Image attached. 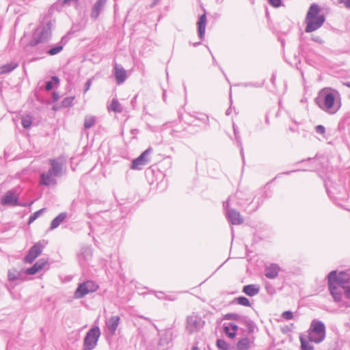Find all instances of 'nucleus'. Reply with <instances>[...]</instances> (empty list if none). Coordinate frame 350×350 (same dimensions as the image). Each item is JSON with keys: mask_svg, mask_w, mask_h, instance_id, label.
Returning a JSON list of instances; mask_svg holds the SVG:
<instances>
[{"mask_svg": "<svg viewBox=\"0 0 350 350\" xmlns=\"http://www.w3.org/2000/svg\"><path fill=\"white\" fill-rule=\"evenodd\" d=\"M55 21L49 16H44L40 25L33 32L29 45L30 46H36L40 44L48 42L51 38L52 27Z\"/></svg>", "mask_w": 350, "mask_h": 350, "instance_id": "1", "label": "nucleus"}, {"mask_svg": "<svg viewBox=\"0 0 350 350\" xmlns=\"http://www.w3.org/2000/svg\"><path fill=\"white\" fill-rule=\"evenodd\" d=\"M320 9L318 5L312 4L306 14L304 23L306 26L305 31L311 33L319 29L325 23V17L323 14H319Z\"/></svg>", "mask_w": 350, "mask_h": 350, "instance_id": "2", "label": "nucleus"}, {"mask_svg": "<svg viewBox=\"0 0 350 350\" xmlns=\"http://www.w3.org/2000/svg\"><path fill=\"white\" fill-rule=\"evenodd\" d=\"M335 96L332 92L326 90L320 92L319 96L315 99L317 105L322 110L329 114L336 113L340 109V105L335 103Z\"/></svg>", "mask_w": 350, "mask_h": 350, "instance_id": "3", "label": "nucleus"}, {"mask_svg": "<svg viewBox=\"0 0 350 350\" xmlns=\"http://www.w3.org/2000/svg\"><path fill=\"white\" fill-rule=\"evenodd\" d=\"M302 334L313 343L319 344L325 338L326 327L323 321L314 319L311 321L310 327L306 334Z\"/></svg>", "mask_w": 350, "mask_h": 350, "instance_id": "4", "label": "nucleus"}, {"mask_svg": "<svg viewBox=\"0 0 350 350\" xmlns=\"http://www.w3.org/2000/svg\"><path fill=\"white\" fill-rule=\"evenodd\" d=\"M100 336L98 326L92 327L86 334L83 340V350H92L97 345Z\"/></svg>", "mask_w": 350, "mask_h": 350, "instance_id": "5", "label": "nucleus"}, {"mask_svg": "<svg viewBox=\"0 0 350 350\" xmlns=\"http://www.w3.org/2000/svg\"><path fill=\"white\" fill-rule=\"evenodd\" d=\"M226 201H229V203L234 204L241 208L244 207L245 210H247L245 205H249L253 202L251 195L243 191H237L234 196H231Z\"/></svg>", "mask_w": 350, "mask_h": 350, "instance_id": "6", "label": "nucleus"}, {"mask_svg": "<svg viewBox=\"0 0 350 350\" xmlns=\"http://www.w3.org/2000/svg\"><path fill=\"white\" fill-rule=\"evenodd\" d=\"M224 208L225 210L226 217L228 222L232 225H241L243 223L244 219L240 213L230 207L229 201L224 202Z\"/></svg>", "mask_w": 350, "mask_h": 350, "instance_id": "7", "label": "nucleus"}, {"mask_svg": "<svg viewBox=\"0 0 350 350\" xmlns=\"http://www.w3.org/2000/svg\"><path fill=\"white\" fill-rule=\"evenodd\" d=\"M98 288V285L95 282L87 280L79 284L75 292V297L77 299L83 298L88 293L96 291Z\"/></svg>", "mask_w": 350, "mask_h": 350, "instance_id": "8", "label": "nucleus"}, {"mask_svg": "<svg viewBox=\"0 0 350 350\" xmlns=\"http://www.w3.org/2000/svg\"><path fill=\"white\" fill-rule=\"evenodd\" d=\"M204 325V321L196 314H191L187 319L186 329L190 333L198 332Z\"/></svg>", "mask_w": 350, "mask_h": 350, "instance_id": "9", "label": "nucleus"}, {"mask_svg": "<svg viewBox=\"0 0 350 350\" xmlns=\"http://www.w3.org/2000/svg\"><path fill=\"white\" fill-rule=\"evenodd\" d=\"M42 249L43 245L40 242L35 243L25 256L24 261L26 263H31L42 253Z\"/></svg>", "mask_w": 350, "mask_h": 350, "instance_id": "10", "label": "nucleus"}, {"mask_svg": "<svg viewBox=\"0 0 350 350\" xmlns=\"http://www.w3.org/2000/svg\"><path fill=\"white\" fill-rule=\"evenodd\" d=\"M107 0H96L93 4L90 16L92 20L96 21L100 14L104 11Z\"/></svg>", "mask_w": 350, "mask_h": 350, "instance_id": "11", "label": "nucleus"}, {"mask_svg": "<svg viewBox=\"0 0 350 350\" xmlns=\"http://www.w3.org/2000/svg\"><path fill=\"white\" fill-rule=\"evenodd\" d=\"M50 164V168L48 171H51V174H53L57 177L62 176L63 171V163L60 159H51L49 160Z\"/></svg>", "mask_w": 350, "mask_h": 350, "instance_id": "12", "label": "nucleus"}, {"mask_svg": "<svg viewBox=\"0 0 350 350\" xmlns=\"http://www.w3.org/2000/svg\"><path fill=\"white\" fill-rule=\"evenodd\" d=\"M57 176L51 173V171L42 172L40 176L39 183L41 185L51 186L57 184Z\"/></svg>", "mask_w": 350, "mask_h": 350, "instance_id": "13", "label": "nucleus"}, {"mask_svg": "<svg viewBox=\"0 0 350 350\" xmlns=\"http://www.w3.org/2000/svg\"><path fill=\"white\" fill-rule=\"evenodd\" d=\"M113 75L118 84L123 83L126 79V72L122 65L114 63Z\"/></svg>", "mask_w": 350, "mask_h": 350, "instance_id": "14", "label": "nucleus"}, {"mask_svg": "<svg viewBox=\"0 0 350 350\" xmlns=\"http://www.w3.org/2000/svg\"><path fill=\"white\" fill-rule=\"evenodd\" d=\"M120 317L118 315L112 316L106 321V326L110 334L113 335L120 324Z\"/></svg>", "mask_w": 350, "mask_h": 350, "instance_id": "15", "label": "nucleus"}, {"mask_svg": "<svg viewBox=\"0 0 350 350\" xmlns=\"http://www.w3.org/2000/svg\"><path fill=\"white\" fill-rule=\"evenodd\" d=\"M46 264V260L40 258L31 267L27 269L25 273L28 275H34L44 269Z\"/></svg>", "mask_w": 350, "mask_h": 350, "instance_id": "16", "label": "nucleus"}, {"mask_svg": "<svg viewBox=\"0 0 350 350\" xmlns=\"http://www.w3.org/2000/svg\"><path fill=\"white\" fill-rule=\"evenodd\" d=\"M280 267L275 263L267 266L265 269V275L269 279H275L278 277Z\"/></svg>", "mask_w": 350, "mask_h": 350, "instance_id": "17", "label": "nucleus"}, {"mask_svg": "<svg viewBox=\"0 0 350 350\" xmlns=\"http://www.w3.org/2000/svg\"><path fill=\"white\" fill-rule=\"evenodd\" d=\"M18 197L13 191H8L1 199V204L15 206L17 204Z\"/></svg>", "mask_w": 350, "mask_h": 350, "instance_id": "18", "label": "nucleus"}, {"mask_svg": "<svg viewBox=\"0 0 350 350\" xmlns=\"http://www.w3.org/2000/svg\"><path fill=\"white\" fill-rule=\"evenodd\" d=\"M255 337L251 336L250 338L245 337L239 340L237 344V350H247L254 342Z\"/></svg>", "mask_w": 350, "mask_h": 350, "instance_id": "19", "label": "nucleus"}, {"mask_svg": "<svg viewBox=\"0 0 350 350\" xmlns=\"http://www.w3.org/2000/svg\"><path fill=\"white\" fill-rule=\"evenodd\" d=\"M198 33L200 39H203L205 33L206 25V16L205 14H202L198 21Z\"/></svg>", "mask_w": 350, "mask_h": 350, "instance_id": "20", "label": "nucleus"}, {"mask_svg": "<svg viewBox=\"0 0 350 350\" xmlns=\"http://www.w3.org/2000/svg\"><path fill=\"white\" fill-rule=\"evenodd\" d=\"M340 287L343 288L342 285L340 286L338 284H330L329 286V292L336 302L340 301L342 299V291Z\"/></svg>", "mask_w": 350, "mask_h": 350, "instance_id": "21", "label": "nucleus"}, {"mask_svg": "<svg viewBox=\"0 0 350 350\" xmlns=\"http://www.w3.org/2000/svg\"><path fill=\"white\" fill-rule=\"evenodd\" d=\"M243 293L250 297L256 295L260 291V286L258 284H247L243 286Z\"/></svg>", "mask_w": 350, "mask_h": 350, "instance_id": "22", "label": "nucleus"}, {"mask_svg": "<svg viewBox=\"0 0 350 350\" xmlns=\"http://www.w3.org/2000/svg\"><path fill=\"white\" fill-rule=\"evenodd\" d=\"M330 284H338L340 286L343 284V280L340 275H337L336 271H332L328 274V285Z\"/></svg>", "mask_w": 350, "mask_h": 350, "instance_id": "23", "label": "nucleus"}, {"mask_svg": "<svg viewBox=\"0 0 350 350\" xmlns=\"http://www.w3.org/2000/svg\"><path fill=\"white\" fill-rule=\"evenodd\" d=\"M67 213H61L56 217H55L51 222V226L49 229L53 230L57 228L66 218Z\"/></svg>", "mask_w": 350, "mask_h": 350, "instance_id": "24", "label": "nucleus"}, {"mask_svg": "<svg viewBox=\"0 0 350 350\" xmlns=\"http://www.w3.org/2000/svg\"><path fill=\"white\" fill-rule=\"evenodd\" d=\"M242 324L246 326L249 334H252L255 332L258 331V327L256 323L247 317H245V319H243Z\"/></svg>", "mask_w": 350, "mask_h": 350, "instance_id": "25", "label": "nucleus"}, {"mask_svg": "<svg viewBox=\"0 0 350 350\" xmlns=\"http://www.w3.org/2000/svg\"><path fill=\"white\" fill-rule=\"evenodd\" d=\"M299 340L301 350H314V346L311 345L312 342L307 337L303 336V334H300Z\"/></svg>", "mask_w": 350, "mask_h": 350, "instance_id": "26", "label": "nucleus"}, {"mask_svg": "<svg viewBox=\"0 0 350 350\" xmlns=\"http://www.w3.org/2000/svg\"><path fill=\"white\" fill-rule=\"evenodd\" d=\"M18 66V64L16 62H10L6 64H4L0 68V73L1 74H7L13 71L15 68Z\"/></svg>", "mask_w": 350, "mask_h": 350, "instance_id": "27", "label": "nucleus"}, {"mask_svg": "<svg viewBox=\"0 0 350 350\" xmlns=\"http://www.w3.org/2000/svg\"><path fill=\"white\" fill-rule=\"evenodd\" d=\"M232 127H233V131H234V137H235L237 145L240 148V153H241V155L242 157V160H243V161H244L243 148V146H242L241 136H240L239 131H238V127L234 124H233Z\"/></svg>", "mask_w": 350, "mask_h": 350, "instance_id": "28", "label": "nucleus"}, {"mask_svg": "<svg viewBox=\"0 0 350 350\" xmlns=\"http://www.w3.org/2000/svg\"><path fill=\"white\" fill-rule=\"evenodd\" d=\"M23 273L21 271H17L16 269H12L9 270L8 277V280L11 282L21 280Z\"/></svg>", "mask_w": 350, "mask_h": 350, "instance_id": "29", "label": "nucleus"}, {"mask_svg": "<svg viewBox=\"0 0 350 350\" xmlns=\"http://www.w3.org/2000/svg\"><path fill=\"white\" fill-rule=\"evenodd\" d=\"M108 109L116 113H121L122 111V107L116 98H113L110 106Z\"/></svg>", "mask_w": 350, "mask_h": 350, "instance_id": "30", "label": "nucleus"}, {"mask_svg": "<svg viewBox=\"0 0 350 350\" xmlns=\"http://www.w3.org/2000/svg\"><path fill=\"white\" fill-rule=\"evenodd\" d=\"M245 317L241 316L237 313H227L224 316V319L226 320H234L241 323L243 322V319H245Z\"/></svg>", "mask_w": 350, "mask_h": 350, "instance_id": "31", "label": "nucleus"}, {"mask_svg": "<svg viewBox=\"0 0 350 350\" xmlns=\"http://www.w3.org/2000/svg\"><path fill=\"white\" fill-rule=\"evenodd\" d=\"M63 44H57L55 46H50V48L46 51V53L50 55H55L60 53L63 50Z\"/></svg>", "mask_w": 350, "mask_h": 350, "instance_id": "32", "label": "nucleus"}, {"mask_svg": "<svg viewBox=\"0 0 350 350\" xmlns=\"http://www.w3.org/2000/svg\"><path fill=\"white\" fill-rule=\"evenodd\" d=\"M81 256H83L84 260H89L92 256V250L91 247H83L81 250Z\"/></svg>", "mask_w": 350, "mask_h": 350, "instance_id": "33", "label": "nucleus"}, {"mask_svg": "<svg viewBox=\"0 0 350 350\" xmlns=\"http://www.w3.org/2000/svg\"><path fill=\"white\" fill-rule=\"evenodd\" d=\"M146 165L142 159L138 157L136 159H133L131 162V169L140 170L143 168V167Z\"/></svg>", "mask_w": 350, "mask_h": 350, "instance_id": "34", "label": "nucleus"}, {"mask_svg": "<svg viewBox=\"0 0 350 350\" xmlns=\"http://www.w3.org/2000/svg\"><path fill=\"white\" fill-rule=\"evenodd\" d=\"M59 79L58 77L53 76L50 81H48L46 82L45 90L46 91H50L53 88L54 84H59Z\"/></svg>", "mask_w": 350, "mask_h": 350, "instance_id": "35", "label": "nucleus"}, {"mask_svg": "<svg viewBox=\"0 0 350 350\" xmlns=\"http://www.w3.org/2000/svg\"><path fill=\"white\" fill-rule=\"evenodd\" d=\"M96 123V118L94 116H85L84 120V127L86 129L92 128Z\"/></svg>", "mask_w": 350, "mask_h": 350, "instance_id": "36", "label": "nucleus"}, {"mask_svg": "<svg viewBox=\"0 0 350 350\" xmlns=\"http://www.w3.org/2000/svg\"><path fill=\"white\" fill-rule=\"evenodd\" d=\"M78 4L79 0H57L56 2V5H59L61 6H77Z\"/></svg>", "mask_w": 350, "mask_h": 350, "instance_id": "37", "label": "nucleus"}, {"mask_svg": "<svg viewBox=\"0 0 350 350\" xmlns=\"http://www.w3.org/2000/svg\"><path fill=\"white\" fill-rule=\"evenodd\" d=\"M152 152V148H148V149H146L145 151H144L139 156V157L140 158V159L142 160V161L144 162V163L145 165H147L148 163L150 161V159L148 158V156L150 155V154Z\"/></svg>", "mask_w": 350, "mask_h": 350, "instance_id": "38", "label": "nucleus"}, {"mask_svg": "<svg viewBox=\"0 0 350 350\" xmlns=\"http://www.w3.org/2000/svg\"><path fill=\"white\" fill-rule=\"evenodd\" d=\"M234 301H236L238 304L243 306H251L250 300L243 296H240L235 298Z\"/></svg>", "mask_w": 350, "mask_h": 350, "instance_id": "39", "label": "nucleus"}, {"mask_svg": "<svg viewBox=\"0 0 350 350\" xmlns=\"http://www.w3.org/2000/svg\"><path fill=\"white\" fill-rule=\"evenodd\" d=\"M21 124L24 129H29L32 124V117L29 115L23 117Z\"/></svg>", "mask_w": 350, "mask_h": 350, "instance_id": "40", "label": "nucleus"}, {"mask_svg": "<svg viewBox=\"0 0 350 350\" xmlns=\"http://www.w3.org/2000/svg\"><path fill=\"white\" fill-rule=\"evenodd\" d=\"M44 211L45 208H42L31 215L28 219V224H30L33 223L38 217H40L44 212Z\"/></svg>", "mask_w": 350, "mask_h": 350, "instance_id": "41", "label": "nucleus"}, {"mask_svg": "<svg viewBox=\"0 0 350 350\" xmlns=\"http://www.w3.org/2000/svg\"><path fill=\"white\" fill-rule=\"evenodd\" d=\"M216 344L219 349L228 350L230 349V345L224 339H217Z\"/></svg>", "mask_w": 350, "mask_h": 350, "instance_id": "42", "label": "nucleus"}, {"mask_svg": "<svg viewBox=\"0 0 350 350\" xmlns=\"http://www.w3.org/2000/svg\"><path fill=\"white\" fill-rule=\"evenodd\" d=\"M230 326L228 324H224V332L230 338H234L235 337V332H232L230 330Z\"/></svg>", "mask_w": 350, "mask_h": 350, "instance_id": "43", "label": "nucleus"}, {"mask_svg": "<svg viewBox=\"0 0 350 350\" xmlns=\"http://www.w3.org/2000/svg\"><path fill=\"white\" fill-rule=\"evenodd\" d=\"M170 134L177 138L183 137L185 136V133L183 131H180L178 129H172L170 132Z\"/></svg>", "mask_w": 350, "mask_h": 350, "instance_id": "44", "label": "nucleus"}, {"mask_svg": "<svg viewBox=\"0 0 350 350\" xmlns=\"http://www.w3.org/2000/svg\"><path fill=\"white\" fill-rule=\"evenodd\" d=\"M281 316L285 320H291L293 318V313L290 310L284 311Z\"/></svg>", "mask_w": 350, "mask_h": 350, "instance_id": "45", "label": "nucleus"}, {"mask_svg": "<svg viewBox=\"0 0 350 350\" xmlns=\"http://www.w3.org/2000/svg\"><path fill=\"white\" fill-rule=\"evenodd\" d=\"M314 130L317 133L322 135H323L325 133V128L323 125L316 126Z\"/></svg>", "mask_w": 350, "mask_h": 350, "instance_id": "46", "label": "nucleus"}, {"mask_svg": "<svg viewBox=\"0 0 350 350\" xmlns=\"http://www.w3.org/2000/svg\"><path fill=\"white\" fill-rule=\"evenodd\" d=\"M269 3L274 8H279L282 5V0H269Z\"/></svg>", "mask_w": 350, "mask_h": 350, "instance_id": "47", "label": "nucleus"}, {"mask_svg": "<svg viewBox=\"0 0 350 350\" xmlns=\"http://www.w3.org/2000/svg\"><path fill=\"white\" fill-rule=\"evenodd\" d=\"M72 99H73V98H64L63 100V101H62V105L64 107L70 106L71 103H72Z\"/></svg>", "mask_w": 350, "mask_h": 350, "instance_id": "48", "label": "nucleus"}, {"mask_svg": "<svg viewBox=\"0 0 350 350\" xmlns=\"http://www.w3.org/2000/svg\"><path fill=\"white\" fill-rule=\"evenodd\" d=\"M242 85L243 87H245V88H247V87H249V86L255 87V88H260V87H261V85L258 83H245Z\"/></svg>", "mask_w": 350, "mask_h": 350, "instance_id": "49", "label": "nucleus"}, {"mask_svg": "<svg viewBox=\"0 0 350 350\" xmlns=\"http://www.w3.org/2000/svg\"><path fill=\"white\" fill-rule=\"evenodd\" d=\"M311 40L317 43L322 44L323 43V40L321 38V37L318 36H312Z\"/></svg>", "mask_w": 350, "mask_h": 350, "instance_id": "50", "label": "nucleus"}, {"mask_svg": "<svg viewBox=\"0 0 350 350\" xmlns=\"http://www.w3.org/2000/svg\"><path fill=\"white\" fill-rule=\"evenodd\" d=\"M341 4H343L347 8L350 9V0H338Z\"/></svg>", "mask_w": 350, "mask_h": 350, "instance_id": "51", "label": "nucleus"}, {"mask_svg": "<svg viewBox=\"0 0 350 350\" xmlns=\"http://www.w3.org/2000/svg\"><path fill=\"white\" fill-rule=\"evenodd\" d=\"M92 85V79H88L85 84L84 93L87 92Z\"/></svg>", "mask_w": 350, "mask_h": 350, "instance_id": "52", "label": "nucleus"}, {"mask_svg": "<svg viewBox=\"0 0 350 350\" xmlns=\"http://www.w3.org/2000/svg\"><path fill=\"white\" fill-rule=\"evenodd\" d=\"M229 325L230 326V328L232 329V332H235V335H236L237 334V332L238 328H239L238 325H237L234 323H230Z\"/></svg>", "mask_w": 350, "mask_h": 350, "instance_id": "53", "label": "nucleus"}, {"mask_svg": "<svg viewBox=\"0 0 350 350\" xmlns=\"http://www.w3.org/2000/svg\"><path fill=\"white\" fill-rule=\"evenodd\" d=\"M163 293L161 292V291H159V292H155V296L159 299H164V297L163 296Z\"/></svg>", "mask_w": 350, "mask_h": 350, "instance_id": "54", "label": "nucleus"}, {"mask_svg": "<svg viewBox=\"0 0 350 350\" xmlns=\"http://www.w3.org/2000/svg\"><path fill=\"white\" fill-rule=\"evenodd\" d=\"M199 120L202 121L204 123H207L208 122V117L203 115L202 118H199Z\"/></svg>", "mask_w": 350, "mask_h": 350, "instance_id": "55", "label": "nucleus"}, {"mask_svg": "<svg viewBox=\"0 0 350 350\" xmlns=\"http://www.w3.org/2000/svg\"><path fill=\"white\" fill-rule=\"evenodd\" d=\"M27 205V203H21V202H18V200H17V204H15V206H22V207H25Z\"/></svg>", "mask_w": 350, "mask_h": 350, "instance_id": "56", "label": "nucleus"}, {"mask_svg": "<svg viewBox=\"0 0 350 350\" xmlns=\"http://www.w3.org/2000/svg\"><path fill=\"white\" fill-rule=\"evenodd\" d=\"M164 299L170 300V301H174L175 300V297L173 296H165Z\"/></svg>", "mask_w": 350, "mask_h": 350, "instance_id": "57", "label": "nucleus"}, {"mask_svg": "<svg viewBox=\"0 0 350 350\" xmlns=\"http://www.w3.org/2000/svg\"><path fill=\"white\" fill-rule=\"evenodd\" d=\"M159 1V0H153L152 3L150 5V8L154 7L158 3Z\"/></svg>", "mask_w": 350, "mask_h": 350, "instance_id": "58", "label": "nucleus"}, {"mask_svg": "<svg viewBox=\"0 0 350 350\" xmlns=\"http://www.w3.org/2000/svg\"><path fill=\"white\" fill-rule=\"evenodd\" d=\"M66 43V36L62 37L61 42L59 44H63L64 45Z\"/></svg>", "mask_w": 350, "mask_h": 350, "instance_id": "59", "label": "nucleus"}, {"mask_svg": "<svg viewBox=\"0 0 350 350\" xmlns=\"http://www.w3.org/2000/svg\"><path fill=\"white\" fill-rule=\"evenodd\" d=\"M231 113V107L228 108L226 111V113L227 116L230 115Z\"/></svg>", "mask_w": 350, "mask_h": 350, "instance_id": "60", "label": "nucleus"}, {"mask_svg": "<svg viewBox=\"0 0 350 350\" xmlns=\"http://www.w3.org/2000/svg\"><path fill=\"white\" fill-rule=\"evenodd\" d=\"M346 294H347V297L350 296V289H348V290L346 291Z\"/></svg>", "mask_w": 350, "mask_h": 350, "instance_id": "61", "label": "nucleus"}, {"mask_svg": "<svg viewBox=\"0 0 350 350\" xmlns=\"http://www.w3.org/2000/svg\"><path fill=\"white\" fill-rule=\"evenodd\" d=\"M200 42H196V43H193V46H198V45H200Z\"/></svg>", "mask_w": 350, "mask_h": 350, "instance_id": "62", "label": "nucleus"}, {"mask_svg": "<svg viewBox=\"0 0 350 350\" xmlns=\"http://www.w3.org/2000/svg\"><path fill=\"white\" fill-rule=\"evenodd\" d=\"M256 208H257V207H256L255 208H253L252 210H250V211H248V213H252V212L255 211L256 210Z\"/></svg>", "mask_w": 350, "mask_h": 350, "instance_id": "63", "label": "nucleus"}, {"mask_svg": "<svg viewBox=\"0 0 350 350\" xmlns=\"http://www.w3.org/2000/svg\"><path fill=\"white\" fill-rule=\"evenodd\" d=\"M191 350H199L197 347H193Z\"/></svg>", "mask_w": 350, "mask_h": 350, "instance_id": "64", "label": "nucleus"}]
</instances>
